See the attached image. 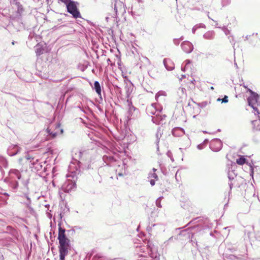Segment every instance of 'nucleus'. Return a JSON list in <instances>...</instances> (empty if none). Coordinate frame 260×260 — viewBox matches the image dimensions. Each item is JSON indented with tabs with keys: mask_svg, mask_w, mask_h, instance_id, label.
<instances>
[{
	"mask_svg": "<svg viewBox=\"0 0 260 260\" xmlns=\"http://www.w3.org/2000/svg\"><path fill=\"white\" fill-rule=\"evenodd\" d=\"M156 104H152L150 107L147 108V112L151 113L154 116H152V121L154 123L160 124L165 118V115L160 114L161 110H159Z\"/></svg>",
	"mask_w": 260,
	"mask_h": 260,
	"instance_id": "1",
	"label": "nucleus"
},
{
	"mask_svg": "<svg viewBox=\"0 0 260 260\" xmlns=\"http://www.w3.org/2000/svg\"><path fill=\"white\" fill-rule=\"evenodd\" d=\"M78 5L77 2L71 0H66V8L68 12L76 19L81 17V14L77 8Z\"/></svg>",
	"mask_w": 260,
	"mask_h": 260,
	"instance_id": "2",
	"label": "nucleus"
},
{
	"mask_svg": "<svg viewBox=\"0 0 260 260\" xmlns=\"http://www.w3.org/2000/svg\"><path fill=\"white\" fill-rule=\"evenodd\" d=\"M77 179V177L75 171L66 174V192L76 188Z\"/></svg>",
	"mask_w": 260,
	"mask_h": 260,
	"instance_id": "3",
	"label": "nucleus"
},
{
	"mask_svg": "<svg viewBox=\"0 0 260 260\" xmlns=\"http://www.w3.org/2000/svg\"><path fill=\"white\" fill-rule=\"evenodd\" d=\"M60 247V259L64 260L65 257V230L59 228L58 237Z\"/></svg>",
	"mask_w": 260,
	"mask_h": 260,
	"instance_id": "4",
	"label": "nucleus"
},
{
	"mask_svg": "<svg viewBox=\"0 0 260 260\" xmlns=\"http://www.w3.org/2000/svg\"><path fill=\"white\" fill-rule=\"evenodd\" d=\"M46 131L52 138H54L58 134L63 133L62 128H60V124L59 123H53L51 122L48 125Z\"/></svg>",
	"mask_w": 260,
	"mask_h": 260,
	"instance_id": "5",
	"label": "nucleus"
},
{
	"mask_svg": "<svg viewBox=\"0 0 260 260\" xmlns=\"http://www.w3.org/2000/svg\"><path fill=\"white\" fill-rule=\"evenodd\" d=\"M248 91L251 93L250 95L247 99L248 105L253 108L255 115L259 114L257 108L258 106V94L253 92L250 89H248Z\"/></svg>",
	"mask_w": 260,
	"mask_h": 260,
	"instance_id": "6",
	"label": "nucleus"
},
{
	"mask_svg": "<svg viewBox=\"0 0 260 260\" xmlns=\"http://www.w3.org/2000/svg\"><path fill=\"white\" fill-rule=\"evenodd\" d=\"M147 230L150 235L157 234L165 231V227L160 224H153L147 228Z\"/></svg>",
	"mask_w": 260,
	"mask_h": 260,
	"instance_id": "7",
	"label": "nucleus"
},
{
	"mask_svg": "<svg viewBox=\"0 0 260 260\" xmlns=\"http://www.w3.org/2000/svg\"><path fill=\"white\" fill-rule=\"evenodd\" d=\"M222 146V142L218 139L212 140L210 143V149L215 152L219 151L221 149Z\"/></svg>",
	"mask_w": 260,
	"mask_h": 260,
	"instance_id": "8",
	"label": "nucleus"
},
{
	"mask_svg": "<svg viewBox=\"0 0 260 260\" xmlns=\"http://www.w3.org/2000/svg\"><path fill=\"white\" fill-rule=\"evenodd\" d=\"M114 9L116 15H117L119 13H123L125 11L123 3L119 0L115 1Z\"/></svg>",
	"mask_w": 260,
	"mask_h": 260,
	"instance_id": "9",
	"label": "nucleus"
},
{
	"mask_svg": "<svg viewBox=\"0 0 260 260\" xmlns=\"http://www.w3.org/2000/svg\"><path fill=\"white\" fill-rule=\"evenodd\" d=\"M85 152V151L82 152L78 148H74L72 151V156L73 159L79 162L82 155Z\"/></svg>",
	"mask_w": 260,
	"mask_h": 260,
	"instance_id": "10",
	"label": "nucleus"
},
{
	"mask_svg": "<svg viewBox=\"0 0 260 260\" xmlns=\"http://www.w3.org/2000/svg\"><path fill=\"white\" fill-rule=\"evenodd\" d=\"M183 50L187 53H190L193 49V46L189 41H184L181 44Z\"/></svg>",
	"mask_w": 260,
	"mask_h": 260,
	"instance_id": "11",
	"label": "nucleus"
},
{
	"mask_svg": "<svg viewBox=\"0 0 260 260\" xmlns=\"http://www.w3.org/2000/svg\"><path fill=\"white\" fill-rule=\"evenodd\" d=\"M9 176L11 179H15V178H17L18 180H20L21 177V175L19 171L15 169H11L10 170Z\"/></svg>",
	"mask_w": 260,
	"mask_h": 260,
	"instance_id": "12",
	"label": "nucleus"
},
{
	"mask_svg": "<svg viewBox=\"0 0 260 260\" xmlns=\"http://www.w3.org/2000/svg\"><path fill=\"white\" fill-rule=\"evenodd\" d=\"M21 148L17 145L10 146L8 150V153L10 156H14L18 153Z\"/></svg>",
	"mask_w": 260,
	"mask_h": 260,
	"instance_id": "13",
	"label": "nucleus"
},
{
	"mask_svg": "<svg viewBox=\"0 0 260 260\" xmlns=\"http://www.w3.org/2000/svg\"><path fill=\"white\" fill-rule=\"evenodd\" d=\"M163 62H164V64L166 68L168 71H172L175 68L174 64L172 61V60H170V59H167V58L164 59Z\"/></svg>",
	"mask_w": 260,
	"mask_h": 260,
	"instance_id": "14",
	"label": "nucleus"
},
{
	"mask_svg": "<svg viewBox=\"0 0 260 260\" xmlns=\"http://www.w3.org/2000/svg\"><path fill=\"white\" fill-rule=\"evenodd\" d=\"M184 134V130L180 127H175L172 130V134L175 137H181Z\"/></svg>",
	"mask_w": 260,
	"mask_h": 260,
	"instance_id": "15",
	"label": "nucleus"
},
{
	"mask_svg": "<svg viewBox=\"0 0 260 260\" xmlns=\"http://www.w3.org/2000/svg\"><path fill=\"white\" fill-rule=\"evenodd\" d=\"M156 169H153V172L150 173L148 176V179H150V183L152 186L155 184V180H157L158 177L156 174L155 173Z\"/></svg>",
	"mask_w": 260,
	"mask_h": 260,
	"instance_id": "16",
	"label": "nucleus"
},
{
	"mask_svg": "<svg viewBox=\"0 0 260 260\" xmlns=\"http://www.w3.org/2000/svg\"><path fill=\"white\" fill-rule=\"evenodd\" d=\"M258 117L257 119L252 121V127L255 131H260V115Z\"/></svg>",
	"mask_w": 260,
	"mask_h": 260,
	"instance_id": "17",
	"label": "nucleus"
},
{
	"mask_svg": "<svg viewBox=\"0 0 260 260\" xmlns=\"http://www.w3.org/2000/svg\"><path fill=\"white\" fill-rule=\"evenodd\" d=\"M93 88L99 95H101V87L98 81L94 82Z\"/></svg>",
	"mask_w": 260,
	"mask_h": 260,
	"instance_id": "18",
	"label": "nucleus"
},
{
	"mask_svg": "<svg viewBox=\"0 0 260 260\" xmlns=\"http://www.w3.org/2000/svg\"><path fill=\"white\" fill-rule=\"evenodd\" d=\"M214 32L213 31H208L206 32L204 35L203 37L205 39L211 40L214 38Z\"/></svg>",
	"mask_w": 260,
	"mask_h": 260,
	"instance_id": "19",
	"label": "nucleus"
},
{
	"mask_svg": "<svg viewBox=\"0 0 260 260\" xmlns=\"http://www.w3.org/2000/svg\"><path fill=\"white\" fill-rule=\"evenodd\" d=\"M177 93L182 99L185 98L186 96V89L185 88L180 87L178 90Z\"/></svg>",
	"mask_w": 260,
	"mask_h": 260,
	"instance_id": "20",
	"label": "nucleus"
},
{
	"mask_svg": "<svg viewBox=\"0 0 260 260\" xmlns=\"http://www.w3.org/2000/svg\"><path fill=\"white\" fill-rule=\"evenodd\" d=\"M236 162L239 165H243L246 162V159L243 156H241L236 160Z\"/></svg>",
	"mask_w": 260,
	"mask_h": 260,
	"instance_id": "21",
	"label": "nucleus"
},
{
	"mask_svg": "<svg viewBox=\"0 0 260 260\" xmlns=\"http://www.w3.org/2000/svg\"><path fill=\"white\" fill-rule=\"evenodd\" d=\"M25 158L27 160H30V162L31 164H30V167H32L31 165L34 166L35 164V162L38 161L37 159L34 161V158H32L29 154L26 155Z\"/></svg>",
	"mask_w": 260,
	"mask_h": 260,
	"instance_id": "22",
	"label": "nucleus"
},
{
	"mask_svg": "<svg viewBox=\"0 0 260 260\" xmlns=\"http://www.w3.org/2000/svg\"><path fill=\"white\" fill-rule=\"evenodd\" d=\"M14 179H12L10 182V185L12 188L16 189L18 188V182L16 181H14Z\"/></svg>",
	"mask_w": 260,
	"mask_h": 260,
	"instance_id": "23",
	"label": "nucleus"
},
{
	"mask_svg": "<svg viewBox=\"0 0 260 260\" xmlns=\"http://www.w3.org/2000/svg\"><path fill=\"white\" fill-rule=\"evenodd\" d=\"M103 160L107 163L111 162L113 161H114V158L112 156H104Z\"/></svg>",
	"mask_w": 260,
	"mask_h": 260,
	"instance_id": "24",
	"label": "nucleus"
},
{
	"mask_svg": "<svg viewBox=\"0 0 260 260\" xmlns=\"http://www.w3.org/2000/svg\"><path fill=\"white\" fill-rule=\"evenodd\" d=\"M236 176V175L234 171H230L228 172V178L230 180H233Z\"/></svg>",
	"mask_w": 260,
	"mask_h": 260,
	"instance_id": "25",
	"label": "nucleus"
},
{
	"mask_svg": "<svg viewBox=\"0 0 260 260\" xmlns=\"http://www.w3.org/2000/svg\"><path fill=\"white\" fill-rule=\"evenodd\" d=\"M166 93L164 91H159L155 95V99L157 101H158V98L160 96H166Z\"/></svg>",
	"mask_w": 260,
	"mask_h": 260,
	"instance_id": "26",
	"label": "nucleus"
},
{
	"mask_svg": "<svg viewBox=\"0 0 260 260\" xmlns=\"http://www.w3.org/2000/svg\"><path fill=\"white\" fill-rule=\"evenodd\" d=\"M184 62L185 63V66L184 67H181V70L183 72H185L186 71L187 68L188 67V65L190 63V60L187 59L184 61Z\"/></svg>",
	"mask_w": 260,
	"mask_h": 260,
	"instance_id": "27",
	"label": "nucleus"
},
{
	"mask_svg": "<svg viewBox=\"0 0 260 260\" xmlns=\"http://www.w3.org/2000/svg\"><path fill=\"white\" fill-rule=\"evenodd\" d=\"M161 136V132L160 129V128H158L157 129V133L156 134V141L157 142H158V140L159 139V138Z\"/></svg>",
	"mask_w": 260,
	"mask_h": 260,
	"instance_id": "28",
	"label": "nucleus"
},
{
	"mask_svg": "<svg viewBox=\"0 0 260 260\" xmlns=\"http://www.w3.org/2000/svg\"><path fill=\"white\" fill-rule=\"evenodd\" d=\"M231 3V0H221V5L222 7L226 6Z\"/></svg>",
	"mask_w": 260,
	"mask_h": 260,
	"instance_id": "29",
	"label": "nucleus"
},
{
	"mask_svg": "<svg viewBox=\"0 0 260 260\" xmlns=\"http://www.w3.org/2000/svg\"><path fill=\"white\" fill-rule=\"evenodd\" d=\"M257 34H252L251 35H247L245 37V40H249L251 39V37H255L257 38Z\"/></svg>",
	"mask_w": 260,
	"mask_h": 260,
	"instance_id": "30",
	"label": "nucleus"
},
{
	"mask_svg": "<svg viewBox=\"0 0 260 260\" xmlns=\"http://www.w3.org/2000/svg\"><path fill=\"white\" fill-rule=\"evenodd\" d=\"M162 198V197H160L156 200V205L157 207H159V208L161 207V206L160 204V201H161V200Z\"/></svg>",
	"mask_w": 260,
	"mask_h": 260,
	"instance_id": "31",
	"label": "nucleus"
},
{
	"mask_svg": "<svg viewBox=\"0 0 260 260\" xmlns=\"http://www.w3.org/2000/svg\"><path fill=\"white\" fill-rule=\"evenodd\" d=\"M37 55H40L43 53V50L41 48H37L36 50Z\"/></svg>",
	"mask_w": 260,
	"mask_h": 260,
	"instance_id": "32",
	"label": "nucleus"
},
{
	"mask_svg": "<svg viewBox=\"0 0 260 260\" xmlns=\"http://www.w3.org/2000/svg\"><path fill=\"white\" fill-rule=\"evenodd\" d=\"M143 61L145 62L147 64L150 65L151 64L150 61L149 59L146 57H143Z\"/></svg>",
	"mask_w": 260,
	"mask_h": 260,
	"instance_id": "33",
	"label": "nucleus"
},
{
	"mask_svg": "<svg viewBox=\"0 0 260 260\" xmlns=\"http://www.w3.org/2000/svg\"><path fill=\"white\" fill-rule=\"evenodd\" d=\"M69 242H70V240L66 238V254H67L68 253V249L69 248H70V244H69Z\"/></svg>",
	"mask_w": 260,
	"mask_h": 260,
	"instance_id": "34",
	"label": "nucleus"
},
{
	"mask_svg": "<svg viewBox=\"0 0 260 260\" xmlns=\"http://www.w3.org/2000/svg\"><path fill=\"white\" fill-rule=\"evenodd\" d=\"M206 147V145H205L203 143L199 144L197 146V148L199 150H202L203 148H204Z\"/></svg>",
	"mask_w": 260,
	"mask_h": 260,
	"instance_id": "35",
	"label": "nucleus"
},
{
	"mask_svg": "<svg viewBox=\"0 0 260 260\" xmlns=\"http://www.w3.org/2000/svg\"><path fill=\"white\" fill-rule=\"evenodd\" d=\"M68 236H70V235L72 236L75 234V230L73 229L68 230Z\"/></svg>",
	"mask_w": 260,
	"mask_h": 260,
	"instance_id": "36",
	"label": "nucleus"
},
{
	"mask_svg": "<svg viewBox=\"0 0 260 260\" xmlns=\"http://www.w3.org/2000/svg\"><path fill=\"white\" fill-rule=\"evenodd\" d=\"M228 102V97L225 95L223 99H222V103H227Z\"/></svg>",
	"mask_w": 260,
	"mask_h": 260,
	"instance_id": "37",
	"label": "nucleus"
},
{
	"mask_svg": "<svg viewBox=\"0 0 260 260\" xmlns=\"http://www.w3.org/2000/svg\"><path fill=\"white\" fill-rule=\"evenodd\" d=\"M196 26H198V28H200V27L205 28V27H206L205 25L203 24V23H200L199 24L196 25Z\"/></svg>",
	"mask_w": 260,
	"mask_h": 260,
	"instance_id": "38",
	"label": "nucleus"
},
{
	"mask_svg": "<svg viewBox=\"0 0 260 260\" xmlns=\"http://www.w3.org/2000/svg\"><path fill=\"white\" fill-rule=\"evenodd\" d=\"M198 28V26H194L192 29V33L193 34H194L195 33V31Z\"/></svg>",
	"mask_w": 260,
	"mask_h": 260,
	"instance_id": "39",
	"label": "nucleus"
},
{
	"mask_svg": "<svg viewBox=\"0 0 260 260\" xmlns=\"http://www.w3.org/2000/svg\"><path fill=\"white\" fill-rule=\"evenodd\" d=\"M208 139H205L204 142H203V143L205 145H207V143H208Z\"/></svg>",
	"mask_w": 260,
	"mask_h": 260,
	"instance_id": "40",
	"label": "nucleus"
},
{
	"mask_svg": "<svg viewBox=\"0 0 260 260\" xmlns=\"http://www.w3.org/2000/svg\"><path fill=\"white\" fill-rule=\"evenodd\" d=\"M132 13H136V12L135 11V10L134 8V7H132Z\"/></svg>",
	"mask_w": 260,
	"mask_h": 260,
	"instance_id": "41",
	"label": "nucleus"
},
{
	"mask_svg": "<svg viewBox=\"0 0 260 260\" xmlns=\"http://www.w3.org/2000/svg\"><path fill=\"white\" fill-rule=\"evenodd\" d=\"M243 86L246 89H247V90L248 89V88H247V86H246L244 84H241V86Z\"/></svg>",
	"mask_w": 260,
	"mask_h": 260,
	"instance_id": "42",
	"label": "nucleus"
},
{
	"mask_svg": "<svg viewBox=\"0 0 260 260\" xmlns=\"http://www.w3.org/2000/svg\"><path fill=\"white\" fill-rule=\"evenodd\" d=\"M229 186H230V189H231L232 188L233 184L232 183H229Z\"/></svg>",
	"mask_w": 260,
	"mask_h": 260,
	"instance_id": "43",
	"label": "nucleus"
},
{
	"mask_svg": "<svg viewBox=\"0 0 260 260\" xmlns=\"http://www.w3.org/2000/svg\"><path fill=\"white\" fill-rule=\"evenodd\" d=\"M59 193H60V198H61V199H62V194H63V193H61V192H59Z\"/></svg>",
	"mask_w": 260,
	"mask_h": 260,
	"instance_id": "44",
	"label": "nucleus"
},
{
	"mask_svg": "<svg viewBox=\"0 0 260 260\" xmlns=\"http://www.w3.org/2000/svg\"><path fill=\"white\" fill-rule=\"evenodd\" d=\"M228 32H229V30H226L225 31V34L226 35H228Z\"/></svg>",
	"mask_w": 260,
	"mask_h": 260,
	"instance_id": "45",
	"label": "nucleus"
},
{
	"mask_svg": "<svg viewBox=\"0 0 260 260\" xmlns=\"http://www.w3.org/2000/svg\"><path fill=\"white\" fill-rule=\"evenodd\" d=\"M59 1L63 3H65V0H59Z\"/></svg>",
	"mask_w": 260,
	"mask_h": 260,
	"instance_id": "46",
	"label": "nucleus"
},
{
	"mask_svg": "<svg viewBox=\"0 0 260 260\" xmlns=\"http://www.w3.org/2000/svg\"><path fill=\"white\" fill-rule=\"evenodd\" d=\"M182 78H185V75H182Z\"/></svg>",
	"mask_w": 260,
	"mask_h": 260,
	"instance_id": "47",
	"label": "nucleus"
},
{
	"mask_svg": "<svg viewBox=\"0 0 260 260\" xmlns=\"http://www.w3.org/2000/svg\"><path fill=\"white\" fill-rule=\"evenodd\" d=\"M68 17H70V16H67V15H66V19H67Z\"/></svg>",
	"mask_w": 260,
	"mask_h": 260,
	"instance_id": "48",
	"label": "nucleus"
},
{
	"mask_svg": "<svg viewBox=\"0 0 260 260\" xmlns=\"http://www.w3.org/2000/svg\"><path fill=\"white\" fill-rule=\"evenodd\" d=\"M173 239V237H171L170 238V239H169V241L171 240H172Z\"/></svg>",
	"mask_w": 260,
	"mask_h": 260,
	"instance_id": "49",
	"label": "nucleus"
},
{
	"mask_svg": "<svg viewBox=\"0 0 260 260\" xmlns=\"http://www.w3.org/2000/svg\"><path fill=\"white\" fill-rule=\"evenodd\" d=\"M210 88H211V89H212V90H213V89H214V87H213V86H211V87H210Z\"/></svg>",
	"mask_w": 260,
	"mask_h": 260,
	"instance_id": "50",
	"label": "nucleus"
},
{
	"mask_svg": "<svg viewBox=\"0 0 260 260\" xmlns=\"http://www.w3.org/2000/svg\"><path fill=\"white\" fill-rule=\"evenodd\" d=\"M12 44L13 45H14V44H15V42H14V41H13V42H12Z\"/></svg>",
	"mask_w": 260,
	"mask_h": 260,
	"instance_id": "51",
	"label": "nucleus"
},
{
	"mask_svg": "<svg viewBox=\"0 0 260 260\" xmlns=\"http://www.w3.org/2000/svg\"><path fill=\"white\" fill-rule=\"evenodd\" d=\"M48 216L50 218L51 217L50 214H48Z\"/></svg>",
	"mask_w": 260,
	"mask_h": 260,
	"instance_id": "52",
	"label": "nucleus"
},
{
	"mask_svg": "<svg viewBox=\"0 0 260 260\" xmlns=\"http://www.w3.org/2000/svg\"><path fill=\"white\" fill-rule=\"evenodd\" d=\"M5 195L8 196V194L7 193H4Z\"/></svg>",
	"mask_w": 260,
	"mask_h": 260,
	"instance_id": "53",
	"label": "nucleus"
},
{
	"mask_svg": "<svg viewBox=\"0 0 260 260\" xmlns=\"http://www.w3.org/2000/svg\"><path fill=\"white\" fill-rule=\"evenodd\" d=\"M251 170H252L251 173H253V169L252 168V167H251Z\"/></svg>",
	"mask_w": 260,
	"mask_h": 260,
	"instance_id": "54",
	"label": "nucleus"
},
{
	"mask_svg": "<svg viewBox=\"0 0 260 260\" xmlns=\"http://www.w3.org/2000/svg\"><path fill=\"white\" fill-rule=\"evenodd\" d=\"M22 160V158L19 159V161H21Z\"/></svg>",
	"mask_w": 260,
	"mask_h": 260,
	"instance_id": "55",
	"label": "nucleus"
},
{
	"mask_svg": "<svg viewBox=\"0 0 260 260\" xmlns=\"http://www.w3.org/2000/svg\"><path fill=\"white\" fill-rule=\"evenodd\" d=\"M220 100H221V99H219H219H218V100H217V101H220Z\"/></svg>",
	"mask_w": 260,
	"mask_h": 260,
	"instance_id": "56",
	"label": "nucleus"
},
{
	"mask_svg": "<svg viewBox=\"0 0 260 260\" xmlns=\"http://www.w3.org/2000/svg\"><path fill=\"white\" fill-rule=\"evenodd\" d=\"M204 133H207V132L206 131H204Z\"/></svg>",
	"mask_w": 260,
	"mask_h": 260,
	"instance_id": "57",
	"label": "nucleus"
}]
</instances>
